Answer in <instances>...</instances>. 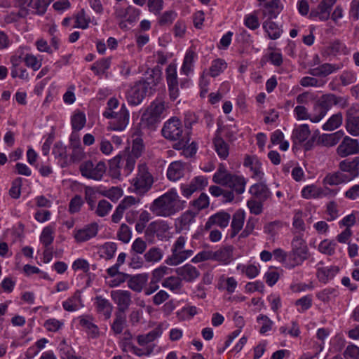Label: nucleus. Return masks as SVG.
Masks as SVG:
<instances>
[{
    "label": "nucleus",
    "mask_w": 359,
    "mask_h": 359,
    "mask_svg": "<svg viewBox=\"0 0 359 359\" xmlns=\"http://www.w3.org/2000/svg\"><path fill=\"white\" fill-rule=\"evenodd\" d=\"M186 201L180 199L177 189L172 188L150 204V211L157 217H169L185 207Z\"/></svg>",
    "instance_id": "nucleus-1"
},
{
    "label": "nucleus",
    "mask_w": 359,
    "mask_h": 359,
    "mask_svg": "<svg viewBox=\"0 0 359 359\" xmlns=\"http://www.w3.org/2000/svg\"><path fill=\"white\" fill-rule=\"evenodd\" d=\"M161 80V70L158 67L151 69V74L145 80H140L136 82L127 92L126 97L128 103L131 105L140 104L147 93H152L154 87Z\"/></svg>",
    "instance_id": "nucleus-2"
},
{
    "label": "nucleus",
    "mask_w": 359,
    "mask_h": 359,
    "mask_svg": "<svg viewBox=\"0 0 359 359\" xmlns=\"http://www.w3.org/2000/svg\"><path fill=\"white\" fill-rule=\"evenodd\" d=\"M114 302L117 304L116 320L114 321V332L120 334L126 324V312L131 304V292L128 290L114 291Z\"/></svg>",
    "instance_id": "nucleus-3"
},
{
    "label": "nucleus",
    "mask_w": 359,
    "mask_h": 359,
    "mask_svg": "<svg viewBox=\"0 0 359 359\" xmlns=\"http://www.w3.org/2000/svg\"><path fill=\"white\" fill-rule=\"evenodd\" d=\"M212 180L216 184L231 189L237 194H241L245 191L246 180L244 177L229 172L222 164L219 165L214 174Z\"/></svg>",
    "instance_id": "nucleus-4"
},
{
    "label": "nucleus",
    "mask_w": 359,
    "mask_h": 359,
    "mask_svg": "<svg viewBox=\"0 0 359 359\" xmlns=\"http://www.w3.org/2000/svg\"><path fill=\"white\" fill-rule=\"evenodd\" d=\"M165 111V102L161 100H154L141 117V126L154 130L164 118Z\"/></svg>",
    "instance_id": "nucleus-5"
},
{
    "label": "nucleus",
    "mask_w": 359,
    "mask_h": 359,
    "mask_svg": "<svg viewBox=\"0 0 359 359\" xmlns=\"http://www.w3.org/2000/svg\"><path fill=\"white\" fill-rule=\"evenodd\" d=\"M309 248L306 241L302 238V234L294 236L291 242V250L289 252V260L287 268L293 269L302 265L309 257Z\"/></svg>",
    "instance_id": "nucleus-6"
},
{
    "label": "nucleus",
    "mask_w": 359,
    "mask_h": 359,
    "mask_svg": "<svg viewBox=\"0 0 359 359\" xmlns=\"http://www.w3.org/2000/svg\"><path fill=\"white\" fill-rule=\"evenodd\" d=\"M186 241L182 236L177 238L171 249L172 255L165 260L167 264L177 266L193 255V250L184 249Z\"/></svg>",
    "instance_id": "nucleus-7"
},
{
    "label": "nucleus",
    "mask_w": 359,
    "mask_h": 359,
    "mask_svg": "<svg viewBox=\"0 0 359 359\" xmlns=\"http://www.w3.org/2000/svg\"><path fill=\"white\" fill-rule=\"evenodd\" d=\"M20 7L19 15L26 17L29 13L43 15L53 0H18Z\"/></svg>",
    "instance_id": "nucleus-8"
},
{
    "label": "nucleus",
    "mask_w": 359,
    "mask_h": 359,
    "mask_svg": "<svg viewBox=\"0 0 359 359\" xmlns=\"http://www.w3.org/2000/svg\"><path fill=\"white\" fill-rule=\"evenodd\" d=\"M161 133L165 139L177 142L189 135V132L184 134L182 123L175 117L170 118L164 123Z\"/></svg>",
    "instance_id": "nucleus-9"
},
{
    "label": "nucleus",
    "mask_w": 359,
    "mask_h": 359,
    "mask_svg": "<svg viewBox=\"0 0 359 359\" xmlns=\"http://www.w3.org/2000/svg\"><path fill=\"white\" fill-rule=\"evenodd\" d=\"M135 167V160L129 155H117L114 157V180L128 175Z\"/></svg>",
    "instance_id": "nucleus-10"
},
{
    "label": "nucleus",
    "mask_w": 359,
    "mask_h": 359,
    "mask_svg": "<svg viewBox=\"0 0 359 359\" xmlns=\"http://www.w3.org/2000/svg\"><path fill=\"white\" fill-rule=\"evenodd\" d=\"M153 182V177L148 172L146 165H140L138 173L133 183L136 193L139 194L146 193L151 189Z\"/></svg>",
    "instance_id": "nucleus-11"
},
{
    "label": "nucleus",
    "mask_w": 359,
    "mask_h": 359,
    "mask_svg": "<svg viewBox=\"0 0 359 359\" xmlns=\"http://www.w3.org/2000/svg\"><path fill=\"white\" fill-rule=\"evenodd\" d=\"M106 165L103 161L94 164L92 161H86L80 165L81 175L88 179L100 180L106 172Z\"/></svg>",
    "instance_id": "nucleus-12"
},
{
    "label": "nucleus",
    "mask_w": 359,
    "mask_h": 359,
    "mask_svg": "<svg viewBox=\"0 0 359 359\" xmlns=\"http://www.w3.org/2000/svg\"><path fill=\"white\" fill-rule=\"evenodd\" d=\"M165 73L170 97L172 100H175L179 96V83L176 65L172 63L170 64L166 68Z\"/></svg>",
    "instance_id": "nucleus-13"
},
{
    "label": "nucleus",
    "mask_w": 359,
    "mask_h": 359,
    "mask_svg": "<svg viewBox=\"0 0 359 359\" xmlns=\"http://www.w3.org/2000/svg\"><path fill=\"white\" fill-rule=\"evenodd\" d=\"M337 154L341 157L359 153V142L358 140L346 136L337 147Z\"/></svg>",
    "instance_id": "nucleus-14"
},
{
    "label": "nucleus",
    "mask_w": 359,
    "mask_h": 359,
    "mask_svg": "<svg viewBox=\"0 0 359 359\" xmlns=\"http://www.w3.org/2000/svg\"><path fill=\"white\" fill-rule=\"evenodd\" d=\"M231 215L224 211L218 212L211 215L204 226V230L209 231L213 226H217L222 229L226 228L229 223Z\"/></svg>",
    "instance_id": "nucleus-15"
},
{
    "label": "nucleus",
    "mask_w": 359,
    "mask_h": 359,
    "mask_svg": "<svg viewBox=\"0 0 359 359\" xmlns=\"http://www.w3.org/2000/svg\"><path fill=\"white\" fill-rule=\"evenodd\" d=\"M339 168L342 172H348L345 174L348 181L353 180L359 175V157L356 156L351 161L346 159L340 162Z\"/></svg>",
    "instance_id": "nucleus-16"
},
{
    "label": "nucleus",
    "mask_w": 359,
    "mask_h": 359,
    "mask_svg": "<svg viewBox=\"0 0 359 359\" xmlns=\"http://www.w3.org/2000/svg\"><path fill=\"white\" fill-rule=\"evenodd\" d=\"M357 109L351 107L346 112V128L353 136H359V116H355Z\"/></svg>",
    "instance_id": "nucleus-17"
},
{
    "label": "nucleus",
    "mask_w": 359,
    "mask_h": 359,
    "mask_svg": "<svg viewBox=\"0 0 359 359\" xmlns=\"http://www.w3.org/2000/svg\"><path fill=\"white\" fill-rule=\"evenodd\" d=\"M98 231L97 223H91L84 226L83 228L75 230L74 237L77 242L82 243L95 237Z\"/></svg>",
    "instance_id": "nucleus-18"
},
{
    "label": "nucleus",
    "mask_w": 359,
    "mask_h": 359,
    "mask_svg": "<svg viewBox=\"0 0 359 359\" xmlns=\"http://www.w3.org/2000/svg\"><path fill=\"white\" fill-rule=\"evenodd\" d=\"M243 165L250 168L252 172V177L261 180L264 176L262 170V163L256 156H246L244 159Z\"/></svg>",
    "instance_id": "nucleus-19"
},
{
    "label": "nucleus",
    "mask_w": 359,
    "mask_h": 359,
    "mask_svg": "<svg viewBox=\"0 0 359 359\" xmlns=\"http://www.w3.org/2000/svg\"><path fill=\"white\" fill-rule=\"evenodd\" d=\"M343 67L342 63L330 64L324 63L317 67L310 69L308 73L313 76L325 77Z\"/></svg>",
    "instance_id": "nucleus-20"
},
{
    "label": "nucleus",
    "mask_w": 359,
    "mask_h": 359,
    "mask_svg": "<svg viewBox=\"0 0 359 359\" xmlns=\"http://www.w3.org/2000/svg\"><path fill=\"white\" fill-rule=\"evenodd\" d=\"M176 273L181 280H184L188 283L194 282L200 276L199 271L195 266L189 264L177 268Z\"/></svg>",
    "instance_id": "nucleus-21"
},
{
    "label": "nucleus",
    "mask_w": 359,
    "mask_h": 359,
    "mask_svg": "<svg viewBox=\"0 0 359 359\" xmlns=\"http://www.w3.org/2000/svg\"><path fill=\"white\" fill-rule=\"evenodd\" d=\"M336 190H330L326 189L325 191L321 188L318 187L316 185L311 184L305 187L302 191V196L303 198L309 199V198H321L323 196H325L328 195V194H332L333 196L337 194Z\"/></svg>",
    "instance_id": "nucleus-22"
},
{
    "label": "nucleus",
    "mask_w": 359,
    "mask_h": 359,
    "mask_svg": "<svg viewBox=\"0 0 359 359\" xmlns=\"http://www.w3.org/2000/svg\"><path fill=\"white\" fill-rule=\"evenodd\" d=\"M81 298V291L77 290L74 293L62 302L64 310L68 312H74L83 307Z\"/></svg>",
    "instance_id": "nucleus-23"
},
{
    "label": "nucleus",
    "mask_w": 359,
    "mask_h": 359,
    "mask_svg": "<svg viewBox=\"0 0 359 359\" xmlns=\"http://www.w3.org/2000/svg\"><path fill=\"white\" fill-rule=\"evenodd\" d=\"M149 275L147 273H139L134 276H130L128 280V286L133 291L140 292L147 285L148 282Z\"/></svg>",
    "instance_id": "nucleus-24"
},
{
    "label": "nucleus",
    "mask_w": 359,
    "mask_h": 359,
    "mask_svg": "<svg viewBox=\"0 0 359 359\" xmlns=\"http://www.w3.org/2000/svg\"><path fill=\"white\" fill-rule=\"evenodd\" d=\"M283 8V6L280 0H271L266 2L262 11L263 15L267 17V20L275 19L280 13Z\"/></svg>",
    "instance_id": "nucleus-25"
},
{
    "label": "nucleus",
    "mask_w": 359,
    "mask_h": 359,
    "mask_svg": "<svg viewBox=\"0 0 359 359\" xmlns=\"http://www.w3.org/2000/svg\"><path fill=\"white\" fill-rule=\"evenodd\" d=\"M130 114L124 104L120 111L114 115V130H123L129 123Z\"/></svg>",
    "instance_id": "nucleus-26"
},
{
    "label": "nucleus",
    "mask_w": 359,
    "mask_h": 359,
    "mask_svg": "<svg viewBox=\"0 0 359 359\" xmlns=\"http://www.w3.org/2000/svg\"><path fill=\"white\" fill-rule=\"evenodd\" d=\"M190 140L189 135L184 137L183 139H180V141L175 143L173 148L177 150H183L182 154L187 157L193 156L197 151L196 144L191 142L190 145H188Z\"/></svg>",
    "instance_id": "nucleus-27"
},
{
    "label": "nucleus",
    "mask_w": 359,
    "mask_h": 359,
    "mask_svg": "<svg viewBox=\"0 0 359 359\" xmlns=\"http://www.w3.org/2000/svg\"><path fill=\"white\" fill-rule=\"evenodd\" d=\"M185 163L177 161L171 163L167 170V177L170 181L175 182L184 175Z\"/></svg>",
    "instance_id": "nucleus-28"
},
{
    "label": "nucleus",
    "mask_w": 359,
    "mask_h": 359,
    "mask_svg": "<svg viewBox=\"0 0 359 359\" xmlns=\"http://www.w3.org/2000/svg\"><path fill=\"white\" fill-rule=\"evenodd\" d=\"M339 271V268L337 266L318 267L316 275L320 282L327 283L334 278Z\"/></svg>",
    "instance_id": "nucleus-29"
},
{
    "label": "nucleus",
    "mask_w": 359,
    "mask_h": 359,
    "mask_svg": "<svg viewBox=\"0 0 359 359\" xmlns=\"http://www.w3.org/2000/svg\"><path fill=\"white\" fill-rule=\"evenodd\" d=\"M249 192L262 201H266L271 196V192L269 189L262 182L257 183L251 186Z\"/></svg>",
    "instance_id": "nucleus-30"
},
{
    "label": "nucleus",
    "mask_w": 359,
    "mask_h": 359,
    "mask_svg": "<svg viewBox=\"0 0 359 359\" xmlns=\"http://www.w3.org/2000/svg\"><path fill=\"white\" fill-rule=\"evenodd\" d=\"M233 248L231 245L220 248L215 252H212V259L228 264L233 258Z\"/></svg>",
    "instance_id": "nucleus-31"
},
{
    "label": "nucleus",
    "mask_w": 359,
    "mask_h": 359,
    "mask_svg": "<svg viewBox=\"0 0 359 359\" xmlns=\"http://www.w3.org/2000/svg\"><path fill=\"white\" fill-rule=\"evenodd\" d=\"M138 202L133 196L124 198L117 206L115 212H114V222H118L122 218L125 210Z\"/></svg>",
    "instance_id": "nucleus-32"
},
{
    "label": "nucleus",
    "mask_w": 359,
    "mask_h": 359,
    "mask_svg": "<svg viewBox=\"0 0 359 359\" xmlns=\"http://www.w3.org/2000/svg\"><path fill=\"white\" fill-rule=\"evenodd\" d=\"M95 304L99 314L101 315L104 320H109L111 317V311L112 310L110 302L102 296H97L95 297Z\"/></svg>",
    "instance_id": "nucleus-33"
},
{
    "label": "nucleus",
    "mask_w": 359,
    "mask_h": 359,
    "mask_svg": "<svg viewBox=\"0 0 359 359\" xmlns=\"http://www.w3.org/2000/svg\"><path fill=\"white\" fill-rule=\"evenodd\" d=\"M331 11L320 1L316 8L311 9L309 18L311 19H318L320 21H326L330 18Z\"/></svg>",
    "instance_id": "nucleus-34"
},
{
    "label": "nucleus",
    "mask_w": 359,
    "mask_h": 359,
    "mask_svg": "<svg viewBox=\"0 0 359 359\" xmlns=\"http://www.w3.org/2000/svg\"><path fill=\"white\" fill-rule=\"evenodd\" d=\"M168 225L163 221H154L151 222L145 229V236L147 237H152L154 234L157 236L167 231Z\"/></svg>",
    "instance_id": "nucleus-35"
},
{
    "label": "nucleus",
    "mask_w": 359,
    "mask_h": 359,
    "mask_svg": "<svg viewBox=\"0 0 359 359\" xmlns=\"http://www.w3.org/2000/svg\"><path fill=\"white\" fill-rule=\"evenodd\" d=\"M262 27L267 33L268 37L272 40L278 39L283 33V29L271 20H265L262 24Z\"/></svg>",
    "instance_id": "nucleus-36"
},
{
    "label": "nucleus",
    "mask_w": 359,
    "mask_h": 359,
    "mask_svg": "<svg viewBox=\"0 0 359 359\" xmlns=\"http://www.w3.org/2000/svg\"><path fill=\"white\" fill-rule=\"evenodd\" d=\"M310 130L307 124H302L292 131V138L295 144H302L307 140Z\"/></svg>",
    "instance_id": "nucleus-37"
},
{
    "label": "nucleus",
    "mask_w": 359,
    "mask_h": 359,
    "mask_svg": "<svg viewBox=\"0 0 359 359\" xmlns=\"http://www.w3.org/2000/svg\"><path fill=\"white\" fill-rule=\"evenodd\" d=\"M198 212L187 210L184 212L178 219L179 228L181 231H188L191 224L195 222V217Z\"/></svg>",
    "instance_id": "nucleus-38"
},
{
    "label": "nucleus",
    "mask_w": 359,
    "mask_h": 359,
    "mask_svg": "<svg viewBox=\"0 0 359 359\" xmlns=\"http://www.w3.org/2000/svg\"><path fill=\"white\" fill-rule=\"evenodd\" d=\"M348 182L349 181L347 176L345 175V173L340 171L329 173L323 179V183L330 186L338 185Z\"/></svg>",
    "instance_id": "nucleus-39"
},
{
    "label": "nucleus",
    "mask_w": 359,
    "mask_h": 359,
    "mask_svg": "<svg viewBox=\"0 0 359 359\" xmlns=\"http://www.w3.org/2000/svg\"><path fill=\"white\" fill-rule=\"evenodd\" d=\"M111 58H102L97 61H96L90 67V69L96 74V75H105L108 76L107 70L111 67Z\"/></svg>",
    "instance_id": "nucleus-40"
},
{
    "label": "nucleus",
    "mask_w": 359,
    "mask_h": 359,
    "mask_svg": "<svg viewBox=\"0 0 359 359\" xmlns=\"http://www.w3.org/2000/svg\"><path fill=\"white\" fill-rule=\"evenodd\" d=\"M141 135L142 131L140 129H136L133 135V140L132 154L136 158L140 156L144 149V144L143 143V140L141 138Z\"/></svg>",
    "instance_id": "nucleus-41"
},
{
    "label": "nucleus",
    "mask_w": 359,
    "mask_h": 359,
    "mask_svg": "<svg viewBox=\"0 0 359 359\" xmlns=\"http://www.w3.org/2000/svg\"><path fill=\"white\" fill-rule=\"evenodd\" d=\"M25 53L22 50H18L13 56L10 61L11 63V75L15 79L18 76V67L24 62Z\"/></svg>",
    "instance_id": "nucleus-42"
},
{
    "label": "nucleus",
    "mask_w": 359,
    "mask_h": 359,
    "mask_svg": "<svg viewBox=\"0 0 359 359\" xmlns=\"http://www.w3.org/2000/svg\"><path fill=\"white\" fill-rule=\"evenodd\" d=\"M344 135V133L343 130H339L330 134H323L320 137V140L325 146L332 147L339 142Z\"/></svg>",
    "instance_id": "nucleus-43"
},
{
    "label": "nucleus",
    "mask_w": 359,
    "mask_h": 359,
    "mask_svg": "<svg viewBox=\"0 0 359 359\" xmlns=\"http://www.w3.org/2000/svg\"><path fill=\"white\" fill-rule=\"evenodd\" d=\"M151 218V214L147 210H142L135 224V231L139 233H142L143 231L145 232L147 227V224Z\"/></svg>",
    "instance_id": "nucleus-44"
},
{
    "label": "nucleus",
    "mask_w": 359,
    "mask_h": 359,
    "mask_svg": "<svg viewBox=\"0 0 359 359\" xmlns=\"http://www.w3.org/2000/svg\"><path fill=\"white\" fill-rule=\"evenodd\" d=\"M196 57V54L194 51L191 50L187 51L180 69L182 73L187 76L193 70L194 62Z\"/></svg>",
    "instance_id": "nucleus-45"
},
{
    "label": "nucleus",
    "mask_w": 359,
    "mask_h": 359,
    "mask_svg": "<svg viewBox=\"0 0 359 359\" xmlns=\"http://www.w3.org/2000/svg\"><path fill=\"white\" fill-rule=\"evenodd\" d=\"M343 121V116L341 112L333 114L327 122L323 126L324 130L332 131L339 128Z\"/></svg>",
    "instance_id": "nucleus-46"
},
{
    "label": "nucleus",
    "mask_w": 359,
    "mask_h": 359,
    "mask_svg": "<svg viewBox=\"0 0 359 359\" xmlns=\"http://www.w3.org/2000/svg\"><path fill=\"white\" fill-rule=\"evenodd\" d=\"M245 215L243 212H236L232 219L231 229L232 233L231 236H235L242 229L244 224Z\"/></svg>",
    "instance_id": "nucleus-47"
},
{
    "label": "nucleus",
    "mask_w": 359,
    "mask_h": 359,
    "mask_svg": "<svg viewBox=\"0 0 359 359\" xmlns=\"http://www.w3.org/2000/svg\"><path fill=\"white\" fill-rule=\"evenodd\" d=\"M227 67V64L224 60L217 58L212 62L210 67V75L212 77H216L222 73Z\"/></svg>",
    "instance_id": "nucleus-48"
},
{
    "label": "nucleus",
    "mask_w": 359,
    "mask_h": 359,
    "mask_svg": "<svg viewBox=\"0 0 359 359\" xmlns=\"http://www.w3.org/2000/svg\"><path fill=\"white\" fill-rule=\"evenodd\" d=\"M161 334V331L159 329H155L150 331L146 334H141L137 337V342L140 346H144L148 343L154 341L156 338L159 337Z\"/></svg>",
    "instance_id": "nucleus-49"
},
{
    "label": "nucleus",
    "mask_w": 359,
    "mask_h": 359,
    "mask_svg": "<svg viewBox=\"0 0 359 359\" xmlns=\"http://www.w3.org/2000/svg\"><path fill=\"white\" fill-rule=\"evenodd\" d=\"M86 118L84 113L77 111L72 116L71 123L74 130H81L86 124Z\"/></svg>",
    "instance_id": "nucleus-50"
},
{
    "label": "nucleus",
    "mask_w": 359,
    "mask_h": 359,
    "mask_svg": "<svg viewBox=\"0 0 359 359\" xmlns=\"http://www.w3.org/2000/svg\"><path fill=\"white\" fill-rule=\"evenodd\" d=\"M215 151L218 156L225 159L229 156V147L224 140L221 137L215 138L214 140Z\"/></svg>",
    "instance_id": "nucleus-51"
},
{
    "label": "nucleus",
    "mask_w": 359,
    "mask_h": 359,
    "mask_svg": "<svg viewBox=\"0 0 359 359\" xmlns=\"http://www.w3.org/2000/svg\"><path fill=\"white\" fill-rule=\"evenodd\" d=\"M339 294L338 291L333 287L325 288L316 294L317 298L323 302H328Z\"/></svg>",
    "instance_id": "nucleus-52"
},
{
    "label": "nucleus",
    "mask_w": 359,
    "mask_h": 359,
    "mask_svg": "<svg viewBox=\"0 0 359 359\" xmlns=\"http://www.w3.org/2000/svg\"><path fill=\"white\" fill-rule=\"evenodd\" d=\"M147 262H157L163 257V251L157 247L151 248L144 255Z\"/></svg>",
    "instance_id": "nucleus-53"
},
{
    "label": "nucleus",
    "mask_w": 359,
    "mask_h": 359,
    "mask_svg": "<svg viewBox=\"0 0 359 359\" xmlns=\"http://www.w3.org/2000/svg\"><path fill=\"white\" fill-rule=\"evenodd\" d=\"M79 318L80 325L88 330L93 335L95 336L98 333V327L93 323V318L91 316H83Z\"/></svg>",
    "instance_id": "nucleus-54"
},
{
    "label": "nucleus",
    "mask_w": 359,
    "mask_h": 359,
    "mask_svg": "<svg viewBox=\"0 0 359 359\" xmlns=\"http://www.w3.org/2000/svg\"><path fill=\"white\" fill-rule=\"evenodd\" d=\"M54 230L51 226L45 227L40 236V241L45 246L49 247L54 240Z\"/></svg>",
    "instance_id": "nucleus-55"
},
{
    "label": "nucleus",
    "mask_w": 359,
    "mask_h": 359,
    "mask_svg": "<svg viewBox=\"0 0 359 359\" xmlns=\"http://www.w3.org/2000/svg\"><path fill=\"white\" fill-rule=\"evenodd\" d=\"M162 286L172 291L178 290L182 287L181 280L178 277L170 276L163 280Z\"/></svg>",
    "instance_id": "nucleus-56"
},
{
    "label": "nucleus",
    "mask_w": 359,
    "mask_h": 359,
    "mask_svg": "<svg viewBox=\"0 0 359 359\" xmlns=\"http://www.w3.org/2000/svg\"><path fill=\"white\" fill-rule=\"evenodd\" d=\"M97 254L100 261L110 260L112 258V243L108 242L101 246Z\"/></svg>",
    "instance_id": "nucleus-57"
},
{
    "label": "nucleus",
    "mask_w": 359,
    "mask_h": 359,
    "mask_svg": "<svg viewBox=\"0 0 359 359\" xmlns=\"http://www.w3.org/2000/svg\"><path fill=\"white\" fill-rule=\"evenodd\" d=\"M336 245L337 243L334 241L325 239L320 242L318 245V250L323 254L332 255L335 252Z\"/></svg>",
    "instance_id": "nucleus-58"
},
{
    "label": "nucleus",
    "mask_w": 359,
    "mask_h": 359,
    "mask_svg": "<svg viewBox=\"0 0 359 359\" xmlns=\"http://www.w3.org/2000/svg\"><path fill=\"white\" fill-rule=\"evenodd\" d=\"M341 85L346 86L355 83L357 80L356 74L351 70L344 71L339 76Z\"/></svg>",
    "instance_id": "nucleus-59"
},
{
    "label": "nucleus",
    "mask_w": 359,
    "mask_h": 359,
    "mask_svg": "<svg viewBox=\"0 0 359 359\" xmlns=\"http://www.w3.org/2000/svg\"><path fill=\"white\" fill-rule=\"evenodd\" d=\"M90 22V17L86 15L84 10H81L76 15L74 27L84 29L88 27Z\"/></svg>",
    "instance_id": "nucleus-60"
},
{
    "label": "nucleus",
    "mask_w": 359,
    "mask_h": 359,
    "mask_svg": "<svg viewBox=\"0 0 359 359\" xmlns=\"http://www.w3.org/2000/svg\"><path fill=\"white\" fill-rule=\"evenodd\" d=\"M24 62L25 65L34 71L38 70L41 67V62L32 54H25Z\"/></svg>",
    "instance_id": "nucleus-61"
},
{
    "label": "nucleus",
    "mask_w": 359,
    "mask_h": 359,
    "mask_svg": "<svg viewBox=\"0 0 359 359\" xmlns=\"http://www.w3.org/2000/svg\"><path fill=\"white\" fill-rule=\"evenodd\" d=\"M147 6L149 12L158 15L163 9L164 2L163 0H148Z\"/></svg>",
    "instance_id": "nucleus-62"
},
{
    "label": "nucleus",
    "mask_w": 359,
    "mask_h": 359,
    "mask_svg": "<svg viewBox=\"0 0 359 359\" xmlns=\"http://www.w3.org/2000/svg\"><path fill=\"white\" fill-rule=\"evenodd\" d=\"M177 17V13L174 11H167L161 14L158 18V24L161 26L172 24Z\"/></svg>",
    "instance_id": "nucleus-63"
},
{
    "label": "nucleus",
    "mask_w": 359,
    "mask_h": 359,
    "mask_svg": "<svg viewBox=\"0 0 359 359\" xmlns=\"http://www.w3.org/2000/svg\"><path fill=\"white\" fill-rule=\"evenodd\" d=\"M117 238L124 243H128L131 238V231L125 224L120 226L117 232Z\"/></svg>",
    "instance_id": "nucleus-64"
}]
</instances>
